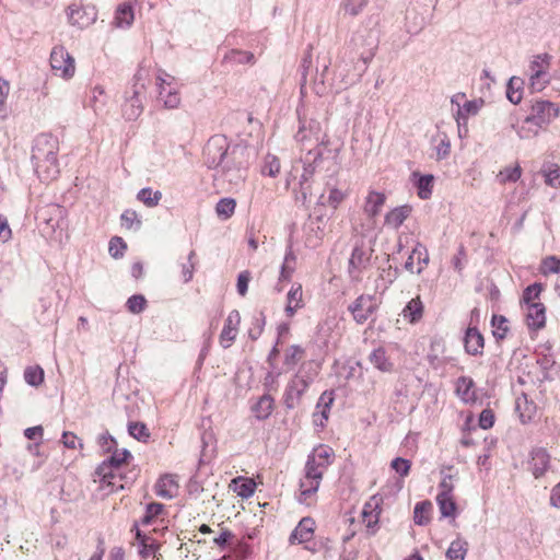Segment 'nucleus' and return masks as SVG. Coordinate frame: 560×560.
<instances>
[{
    "mask_svg": "<svg viewBox=\"0 0 560 560\" xmlns=\"http://www.w3.org/2000/svg\"><path fill=\"white\" fill-rule=\"evenodd\" d=\"M202 160L209 170L217 171V178L240 188L248 175L250 149L243 142H231L224 135H214L202 149Z\"/></svg>",
    "mask_w": 560,
    "mask_h": 560,
    "instance_id": "1",
    "label": "nucleus"
},
{
    "mask_svg": "<svg viewBox=\"0 0 560 560\" xmlns=\"http://www.w3.org/2000/svg\"><path fill=\"white\" fill-rule=\"evenodd\" d=\"M58 150V139L52 135L42 133L34 140L32 162L38 176L45 180L54 179L59 174Z\"/></svg>",
    "mask_w": 560,
    "mask_h": 560,
    "instance_id": "2",
    "label": "nucleus"
},
{
    "mask_svg": "<svg viewBox=\"0 0 560 560\" xmlns=\"http://www.w3.org/2000/svg\"><path fill=\"white\" fill-rule=\"evenodd\" d=\"M319 370V363L314 360H308L301 363L299 370L295 372L285 387L283 396L285 408L294 409L299 406L302 396L314 382L318 375Z\"/></svg>",
    "mask_w": 560,
    "mask_h": 560,
    "instance_id": "3",
    "label": "nucleus"
},
{
    "mask_svg": "<svg viewBox=\"0 0 560 560\" xmlns=\"http://www.w3.org/2000/svg\"><path fill=\"white\" fill-rule=\"evenodd\" d=\"M385 201V194L376 190H370L365 197L363 212L366 215V222L361 224L360 230L355 229L357 234L361 235V245L376 241L375 218L381 213Z\"/></svg>",
    "mask_w": 560,
    "mask_h": 560,
    "instance_id": "4",
    "label": "nucleus"
},
{
    "mask_svg": "<svg viewBox=\"0 0 560 560\" xmlns=\"http://www.w3.org/2000/svg\"><path fill=\"white\" fill-rule=\"evenodd\" d=\"M378 47V37L373 30L364 28L354 33L350 39L349 48L351 58L362 61V71L372 61Z\"/></svg>",
    "mask_w": 560,
    "mask_h": 560,
    "instance_id": "5",
    "label": "nucleus"
},
{
    "mask_svg": "<svg viewBox=\"0 0 560 560\" xmlns=\"http://www.w3.org/2000/svg\"><path fill=\"white\" fill-rule=\"evenodd\" d=\"M130 456L129 451L124 450L122 452H114V454L104 460L95 470L96 476L101 478V481L109 487L122 488V485H117L116 479H121L118 474L119 467L126 463Z\"/></svg>",
    "mask_w": 560,
    "mask_h": 560,
    "instance_id": "6",
    "label": "nucleus"
},
{
    "mask_svg": "<svg viewBox=\"0 0 560 560\" xmlns=\"http://www.w3.org/2000/svg\"><path fill=\"white\" fill-rule=\"evenodd\" d=\"M295 140L300 142L303 147L306 143L318 145H327L329 140L326 135L322 132L320 122L315 119H301L300 118V127L294 136Z\"/></svg>",
    "mask_w": 560,
    "mask_h": 560,
    "instance_id": "7",
    "label": "nucleus"
},
{
    "mask_svg": "<svg viewBox=\"0 0 560 560\" xmlns=\"http://www.w3.org/2000/svg\"><path fill=\"white\" fill-rule=\"evenodd\" d=\"M378 303L374 295L361 294L349 306L348 311L352 315L353 320L363 325L368 319L376 313Z\"/></svg>",
    "mask_w": 560,
    "mask_h": 560,
    "instance_id": "8",
    "label": "nucleus"
},
{
    "mask_svg": "<svg viewBox=\"0 0 560 560\" xmlns=\"http://www.w3.org/2000/svg\"><path fill=\"white\" fill-rule=\"evenodd\" d=\"M51 69L63 79H70L73 77L75 71L74 59L70 54L62 47L56 46L52 48L49 58Z\"/></svg>",
    "mask_w": 560,
    "mask_h": 560,
    "instance_id": "9",
    "label": "nucleus"
},
{
    "mask_svg": "<svg viewBox=\"0 0 560 560\" xmlns=\"http://www.w3.org/2000/svg\"><path fill=\"white\" fill-rule=\"evenodd\" d=\"M559 115V107L550 101H536L528 117L538 127L548 126Z\"/></svg>",
    "mask_w": 560,
    "mask_h": 560,
    "instance_id": "10",
    "label": "nucleus"
},
{
    "mask_svg": "<svg viewBox=\"0 0 560 560\" xmlns=\"http://www.w3.org/2000/svg\"><path fill=\"white\" fill-rule=\"evenodd\" d=\"M143 85L138 86L137 84L132 88V93L130 96H126V101L122 105V116L126 120L133 121L136 120L143 112L142 98H141V89Z\"/></svg>",
    "mask_w": 560,
    "mask_h": 560,
    "instance_id": "11",
    "label": "nucleus"
},
{
    "mask_svg": "<svg viewBox=\"0 0 560 560\" xmlns=\"http://www.w3.org/2000/svg\"><path fill=\"white\" fill-rule=\"evenodd\" d=\"M240 324L241 314L237 310H233L232 312L229 313L223 329L220 334V345L224 349L230 348L233 341L236 339Z\"/></svg>",
    "mask_w": 560,
    "mask_h": 560,
    "instance_id": "12",
    "label": "nucleus"
},
{
    "mask_svg": "<svg viewBox=\"0 0 560 560\" xmlns=\"http://www.w3.org/2000/svg\"><path fill=\"white\" fill-rule=\"evenodd\" d=\"M383 502L382 497L373 495L370 500L364 504L362 510V520L365 524L366 528L371 530L372 534L375 533L376 526L378 524L380 514H381V503Z\"/></svg>",
    "mask_w": 560,
    "mask_h": 560,
    "instance_id": "13",
    "label": "nucleus"
},
{
    "mask_svg": "<svg viewBox=\"0 0 560 560\" xmlns=\"http://www.w3.org/2000/svg\"><path fill=\"white\" fill-rule=\"evenodd\" d=\"M529 470L538 479L542 477L550 466V455L544 447H536L530 452Z\"/></svg>",
    "mask_w": 560,
    "mask_h": 560,
    "instance_id": "14",
    "label": "nucleus"
},
{
    "mask_svg": "<svg viewBox=\"0 0 560 560\" xmlns=\"http://www.w3.org/2000/svg\"><path fill=\"white\" fill-rule=\"evenodd\" d=\"M334 400L335 397L332 390H325L322 393L316 405L317 411L313 413V422L316 427L324 428L326 425Z\"/></svg>",
    "mask_w": 560,
    "mask_h": 560,
    "instance_id": "15",
    "label": "nucleus"
},
{
    "mask_svg": "<svg viewBox=\"0 0 560 560\" xmlns=\"http://www.w3.org/2000/svg\"><path fill=\"white\" fill-rule=\"evenodd\" d=\"M428 262L429 254L427 247H412V250L409 253L405 262V268L411 273L419 275Z\"/></svg>",
    "mask_w": 560,
    "mask_h": 560,
    "instance_id": "16",
    "label": "nucleus"
},
{
    "mask_svg": "<svg viewBox=\"0 0 560 560\" xmlns=\"http://www.w3.org/2000/svg\"><path fill=\"white\" fill-rule=\"evenodd\" d=\"M323 159V151L318 148L315 149H308L305 158L303 161V172L301 174V177L303 182H311L313 178L316 167L318 163Z\"/></svg>",
    "mask_w": 560,
    "mask_h": 560,
    "instance_id": "17",
    "label": "nucleus"
},
{
    "mask_svg": "<svg viewBox=\"0 0 560 560\" xmlns=\"http://www.w3.org/2000/svg\"><path fill=\"white\" fill-rule=\"evenodd\" d=\"M465 350L468 354L478 355L482 353L485 339L476 327H468L464 338Z\"/></svg>",
    "mask_w": 560,
    "mask_h": 560,
    "instance_id": "18",
    "label": "nucleus"
},
{
    "mask_svg": "<svg viewBox=\"0 0 560 560\" xmlns=\"http://www.w3.org/2000/svg\"><path fill=\"white\" fill-rule=\"evenodd\" d=\"M314 521L311 517H303L290 535L291 544H302L311 540L314 534Z\"/></svg>",
    "mask_w": 560,
    "mask_h": 560,
    "instance_id": "19",
    "label": "nucleus"
},
{
    "mask_svg": "<svg viewBox=\"0 0 560 560\" xmlns=\"http://www.w3.org/2000/svg\"><path fill=\"white\" fill-rule=\"evenodd\" d=\"M527 314L526 322L529 328L532 329H540L545 326L546 323V308L542 303L535 302L530 304H526Z\"/></svg>",
    "mask_w": 560,
    "mask_h": 560,
    "instance_id": "20",
    "label": "nucleus"
},
{
    "mask_svg": "<svg viewBox=\"0 0 560 560\" xmlns=\"http://www.w3.org/2000/svg\"><path fill=\"white\" fill-rule=\"evenodd\" d=\"M372 247H353L351 258L349 259V271L352 269H364L370 264L372 258Z\"/></svg>",
    "mask_w": 560,
    "mask_h": 560,
    "instance_id": "21",
    "label": "nucleus"
},
{
    "mask_svg": "<svg viewBox=\"0 0 560 560\" xmlns=\"http://www.w3.org/2000/svg\"><path fill=\"white\" fill-rule=\"evenodd\" d=\"M412 211L411 206L404 205L400 207H396L389 212L386 213L384 223L387 226H390L393 229L399 228L404 221L410 215Z\"/></svg>",
    "mask_w": 560,
    "mask_h": 560,
    "instance_id": "22",
    "label": "nucleus"
},
{
    "mask_svg": "<svg viewBox=\"0 0 560 560\" xmlns=\"http://www.w3.org/2000/svg\"><path fill=\"white\" fill-rule=\"evenodd\" d=\"M68 20L72 25H78L79 27H85L89 24H91L95 19V13L92 12V15H90L86 12V9L77 7L75 4H72L68 8Z\"/></svg>",
    "mask_w": 560,
    "mask_h": 560,
    "instance_id": "23",
    "label": "nucleus"
},
{
    "mask_svg": "<svg viewBox=\"0 0 560 560\" xmlns=\"http://www.w3.org/2000/svg\"><path fill=\"white\" fill-rule=\"evenodd\" d=\"M370 363L381 372L393 371L394 364L389 360L386 350L383 347L374 349L369 355Z\"/></svg>",
    "mask_w": 560,
    "mask_h": 560,
    "instance_id": "24",
    "label": "nucleus"
},
{
    "mask_svg": "<svg viewBox=\"0 0 560 560\" xmlns=\"http://www.w3.org/2000/svg\"><path fill=\"white\" fill-rule=\"evenodd\" d=\"M303 292H302V285L296 284L293 285L290 291L288 292L287 296V306H285V314L289 317H292L295 312L303 306Z\"/></svg>",
    "mask_w": 560,
    "mask_h": 560,
    "instance_id": "25",
    "label": "nucleus"
},
{
    "mask_svg": "<svg viewBox=\"0 0 560 560\" xmlns=\"http://www.w3.org/2000/svg\"><path fill=\"white\" fill-rule=\"evenodd\" d=\"M275 400L269 394L262 395L252 407V411L256 419L266 420L273 410Z\"/></svg>",
    "mask_w": 560,
    "mask_h": 560,
    "instance_id": "26",
    "label": "nucleus"
},
{
    "mask_svg": "<svg viewBox=\"0 0 560 560\" xmlns=\"http://www.w3.org/2000/svg\"><path fill=\"white\" fill-rule=\"evenodd\" d=\"M177 488L178 485L171 475L162 476L155 486L156 494L164 499H172Z\"/></svg>",
    "mask_w": 560,
    "mask_h": 560,
    "instance_id": "27",
    "label": "nucleus"
},
{
    "mask_svg": "<svg viewBox=\"0 0 560 560\" xmlns=\"http://www.w3.org/2000/svg\"><path fill=\"white\" fill-rule=\"evenodd\" d=\"M133 19L135 14L131 4L124 2L117 7L114 20L117 27H129Z\"/></svg>",
    "mask_w": 560,
    "mask_h": 560,
    "instance_id": "28",
    "label": "nucleus"
},
{
    "mask_svg": "<svg viewBox=\"0 0 560 560\" xmlns=\"http://www.w3.org/2000/svg\"><path fill=\"white\" fill-rule=\"evenodd\" d=\"M515 410L520 415L522 423H528L533 420L536 413V405L533 401H528L526 396L518 397L516 399Z\"/></svg>",
    "mask_w": 560,
    "mask_h": 560,
    "instance_id": "29",
    "label": "nucleus"
},
{
    "mask_svg": "<svg viewBox=\"0 0 560 560\" xmlns=\"http://www.w3.org/2000/svg\"><path fill=\"white\" fill-rule=\"evenodd\" d=\"M412 175L417 177L415 185L418 189L419 198L423 200L430 198L432 194L434 176L431 174L422 175L416 172Z\"/></svg>",
    "mask_w": 560,
    "mask_h": 560,
    "instance_id": "30",
    "label": "nucleus"
},
{
    "mask_svg": "<svg viewBox=\"0 0 560 560\" xmlns=\"http://www.w3.org/2000/svg\"><path fill=\"white\" fill-rule=\"evenodd\" d=\"M402 315L410 323H417L422 318L423 315V304L419 296L411 299L405 308L402 310Z\"/></svg>",
    "mask_w": 560,
    "mask_h": 560,
    "instance_id": "31",
    "label": "nucleus"
},
{
    "mask_svg": "<svg viewBox=\"0 0 560 560\" xmlns=\"http://www.w3.org/2000/svg\"><path fill=\"white\" fill-rule=\"evenodd\" d=\"M524 80L520 77L510 78L506 84V97L508 100L516 105L522 101Z\"/></svg>",
    "mask_w": 560,
    "mask_h": 560,
    "instance_id": "32",
    "label": "nucleus"
},
{
    "mask_svg": "<svg viewBox=\"0 0 560 560\" xmlns=\"http://www.w3.org/2000/svg\"><path fill=\"white\" fill-rule=\"evenodd\" d=\"M335 453L331 447L327 445H319L315 447L307 457H313L315 463H318L320 467L328 468L331 464Z\"/></svg>",
    "mask_w": 560,
    "mask_h": 560,
    "instance_id": "33",
    "label": "nucleus"
},
{
    "mask_svg": "<svg viewBox=\"0 0 560 560\" xmlns=\"http://www.w3.org/2000/svg\"><path fill=\"white\" fill-rule=\"evenodd\" d=\"M329 65L330 60L325 57L322 70L319 71V69L316 68V75L313 81V90L319 96L325 95L328 92V86L325 83V77L328 72Z\"/></svg>",
    "mask_w": 560,
    "mask_h": 560,
    "instance_id": "34",
    "label": "nucleus"
},
{
    "mask_svg": "<svg viewBox=\"0 0 560 560\" xmlns=\"http://www.w3.org/2000/svg\"><path fill=\"white\" fill-rule=\"evenodd\" d=\"M305 357V349L300 345H291L284 351L283 364L293 369Z\"/></svg>",
    "mask_w": 560,
    "mask_h": 560,
    "instance_id": "35",
    "label": "nucleus"
},
{
    "mask_svg": "<svg viewBox=\"0 0 560 560\" xmlns=\"http://www.w3.org/2000/svg\"><path fill=\"white\" fill-rule=\"evenodd\" d=\"M436 502L443 517L455 518L457 505L453 494H438Z\"/></svg>",
    "mask_w": 560,
    "mask_h": 560,
    "instance_id": "36",
    "label": "nucleus"
},
{
    "mask_svg": "<svg viewBox=\"0 0 560 560\" xmlns=\"http://www.w3.org/2000/svg\"><path fill=\"white\" fill-rule=\"evenodd\" d=\"M162 199L160 190H153L151 187H144L137 194V200L142 202L148 208H154Z\"/></svg>",
    "mask_w": 560,
    "mask_h": 560,
    "instance_id": "37",
    "label": "nucleus"
},
{
    "mask_svg": "<svg viewBox=\"0 0 560 560\" xmlns=\"http://www.w3.org/2000/svg\"><path fill=\"white\" fill-rule=\"evenodd\" d=\"M468 551V542L462 538L453 540L446 551L447 560H464Z\"/></svg>",
    "mask_w": 560,
    "mask_h": 560,
    "instance_id": "38",
    "label": "nucleus"
},
{
    "mask_svg": "<svg viewBox=\"0 0 560 560\" xmlns=\"http://www.w3.org/2000/svg\"><path fill=\"white\" fill-rule=\"evenodd\" d=\"M551 56L548 54L537 55L535 59L530 62V75L538 77H547V69L550 65Z\"/></svg>",
    "mask_w": 560,
    "mask_h": 560,
    "instance_id": "39",
    "label": "nucleus"
},
{
    "mask_svg": "<svg viewBox=\"0 0 560 560\" xmlns=\"http://www.w3.org/2000/svg\"><path fill=\"white\" fill-rule=\"evenodd\" d=\"M296 268V256L292 250H289L283 259L280 270V281H289Z\"/></svg>",
    "mask_w": 560,
    "mask_h": 560,
    "instance_id": "40",
    "label": "nucleus"
},
{
    "mask_svg": "<svg viewBox=\"0 0 560 560\" xmlns=\"http://www.w3.org/2000/svg\"><path fill=\"white\" fill-rule=\"evenodd\" d=\"M346 194L338 188H330L328 198H325V195L322 194L317 200L318 206H329L332 209H337L338 206L345 200Z\"/></svg>",
    "mask_w": 560,
    "mask_h": 560,
    "instance_id": "41",
    "label": "nucleus"
},
{
    "mask_svg": "<svg viewBox=\"0 0 560 560\" xmlns=\"http://www.w3.org/2000/svg\"><path fill=\"white\" fill-rule=\"evenodd\" d=\"M509 320L503 315H493L491 325L493 327V336L497 340H502L509 332Z\"/></svg>",
    "mask_w": 560,
    "mask_h": 560,
    "instance_id": "42",
    "label": "nucleus"
},
{
    "mask_svg": "<svg viewBox=\"0 0 560 560\" xmlns=\"http://www.w3.org/2000/svg\"><path fill=\"white\" fill-rule=\"evenodd\" d=\"M542 127L536 126L528 116L517 127L516 132L521 139H529L538 135L539 129Z\"/></svg>",
    "mask_w": 560,
    "mask_h": 560,
    "instance_id": "43",
    "label": "nucleus"
},
{
    "mask_svg": "<svg viewBox=\"0 0 560 560\" xmlns=\"http://www.w3.org/2000/svg\"><path fill=\"white\" fill-rule=\"evenodd\" d=\"M542 127L536 126L528 116L517 127L516 132L521 139H529L538 135L539 129Z\"/></svg>",
    "mask_w": 560,
    "mask_h": 560,
    "instance_id": "44",
    "label": "nucleus"
},
{
    "mask_svg": "<svg viewBox=\"0 0 560 560\" xmlns=\"http://www.w3.org/2000/svg\"><path fill=\"white\" fill-rule=\"evenodd\" d=\"M542 127L536 126L528 116L517 127L516 132L521 139H529L538 135L539 129Z\"/></svg>",
    "mask_w": 560,
    "mask_h": 560,
    "instance_id": "45",
    "label": "nucleus"
},
{
    "mask_svg": "<svg viewBox=\"0 0 560 560\" xmlns=\"http://www.w3.org/2000/svg\"><path fill=\"white\" fill-rule=\"evenodd\" d=\"M432 509V504L429 501L418 502L413 511V521L417 525H425L429 523L428 514Z\"/></svg>",
    "mask_w": 560,
    "mask_h": 560,
    "instance_id": "46",
    "label": "nucleus"
},
{
    "mask_svg": "<svg viewBox=\"0 0 560 560\" xmlns=\"http://www.w3.org/2000/svg\"><path fill=\"white\" fill-rule=\"evenodd\" d=\"M236 201L233 198H222L215 206L218 217L229 219L235 211Z\"/></svg>",
    "mask_w": 560,
    "mask_h": 560,
    "instance_id": "47",
    "label": "nucleus"
},
{
    "mask_svg": "<svg viewBox=\"0 0 560 560\" xmlns=\"http://www.w3.org/2000/svg\"><path fill=\"white\" fill-rule=\"evenodd\" d=\"M24 380L31 386H38L44 381V371L39 366H27L24 371Z\"/></svg>",
    "mask_w": 560,
    "mask_h": 560,
    "instance_id": "48",
    "label": "nucleus"
},
{
    "mask_svg": "<svg viewBox=\"0 0 560 560\" xmlns=\"http://www.w3.org/2000/svg\"><path fill=\"white\" fill-rule=\"evenodd\" d=\"M129 434L138 441L145 442L150 438V432L143 422H129Z\"/></svg>",
    "mask_w": 560,
    "mask_h": 560,
    "instance_id": "49",
    "label": "nucleus"
},
{
    "mask_svg": "<svg viewBox=\"0 0 560 560\" xmlns=\"http://www.w3.org/2000/svg\"><path fill=\"white\" fill-rule=\"evenodd\" d=\"M280 161L276 155L267 154L261 170L264 175L276 177L280 173Z\"/></svg>",
    "mask_w": 560,
    "mask_h": 560,
    "instance_id": "50",
    "label": "nucleus"
},
{
    "mask_svg": "<svg viewBox=\"0 0 560 560\" xmlns=\"http://www.w3.org/2000/svg\"><path fill=\"white\" fill-rule=\"evenodd\" d=\"M325 470L326 468L320 467L318 463H315L313 457H307L305 475L308 479L322 481Z\"/></svg>",
    "mask_w": 560,
    "mask_h": 560,
    "instance_id": "51",
    "label": "nucleus"
},
{
    "mask_svg": "<svg viewBox=\"0 0 560 560\" xmlns=\"http://www.w3.org/2000/svg\"><path fill=\"white\" fill-rule=\"evenodd\" d=\"M254 58L255 57L252 52L237 49H232L224 56V60L234 63H250Z\"/></svg>",
    "mask_w": 560,
    "mask_h": 560,
    "instance_id": "52",
    "label": "nucleus"
},
{
    "mask_svg": "<svg viewBox=\"0 0 560 560\" xmlns=\"http://www.w3.org/2000/svg\"><path fill=\"white\" fill-rule=\"evenodd\" d=\"M271 369V371L266 373L262 381V386L267 392H277L279 388V377L282 373L280 370H276V368Z\"/></svg>",
    "mask_w": 560,
    "mask_h": 560,
    "instance_id": "53",
    "label": "nucleus"
},
{
    "mask_svg": "<svg viewBox=\"0 0 560 560\" xmlns=\"http://www.w3.org/2000/svg\"><path fill=\"white\" fill-rule=\"evenodd\" d=\"M120 220L121 226L128 230L140 229L141 226V220L138 217V213L131 209L125 210L120 217Z\"/></svg>",
    "mask_w": 560,
    "mask_h": 560,
    "instance_id": "54",
    "label": "nucleus"
},
{
    "mask_svg": "<svg viewBox=\"0 0 560 560\" xmlns=\"http://www.w3.org/2000/svg\"><path fill=\"white\" fill-rule=\"evenodd\" d=\"M474 386V381L470 377L462 376L457 382V393L460 397L468 401L474 398V392L470 389Z\"/></svg>",
    "mask_w": 560,
    "mask_h": 560,
    "instance_id": "55",
    "label": "nucleus"
},
{
    "mask_svg": "<svg viewBox=\"0 0 560 560\" xmlns=\"http://www.w3.org/2000/svg\"><path fill=\"white\" fill-rule=\"evenodd\" d=\"M522 175V168L520 165H516L514 167H505L504 170L500 171L498 174V179L500 183H515L520 179Z\"/></svg>",
    "mask_w": 560,
    "mask_h": 560,
    "instance_id": "56",
    "label": "nucleus"
},
{
    "mask_svg": "<svg viewBox=\"0 0 560 560\" xmlns=\"http://www.w3.org/2000/svg\"><path fill=\"white\" fill-rule=\"evenodd\" d=\"M480 108L477 101H467L463 107H458L456 120L460 125V120H466L468 115H476Z\"/></svg>",
    "mask_w": 560,
    "mask_h": 560,
    "instance_id": "57",
    "label": "nucleus"
},
{
    "mask_svg": "<svg viewBox=\"0 0 560 560\" xmlns=\"http://www.w3.org/2000/svg\"><path fill=\"white\" fill-rule=\"evenodd\" d=\"M540 272L545 276L560 272V259L556 256H548L542 259Z\"/></svg>",
    "mask_w": 560,
    "mask_h": 560,
    "instance_id": "58",
    "label": "nucleus"
},
{
    "mask_svg": "<svg viewBox=\"0 0 560 560\" xmlns=\"http://www.w3.org/2000/svg\"><path fill=\"white\" fill-rule=\"evenodd\" d=\"M106 103V94L105 90L101 85L94 86L92 90V97L90 100V105L94 108L95 112L102 109Z\"/></svg>",
    "mask_w": 560,
    "mask_h": 560,
    "instance_id": "59",
    "label": "nucleus"
},
{
    "mask_svg": "<svg viewBox=\"0 0 560 560\" xmlns=\"http://www.w3.org/2000/svg\"><path fill=\"white\" fill-rule=\"evenodd\" d=\"M147 306V300L141 294H135L127 301V308L132 314H140Z\"/></svg>",
    "mask_w": 560,
    "mask_h": 560,
    "instance_id": "60",
    "label": "nucleus"
},
{
    "mask_svg": "<svg viewBox=\"0 0 560 560\" xmlns=\"http://www.w3.org/2000/svg\"><path fill=\"white\" fill-rule=\"evenodd\" d=\"M164 505L162 503L152 502L147 505L145 513L141 518L142 525L151 524L152 520L156 517L163 511Z\"/></svg>",
    "mask_w": 560,
    "mask_h": 560,
    "instance_id": "61",
    "label": "nucleus"
},
{
    "mask_svg": "<svg viewBox=\"0 0 560 560\" xmlns=\"http://www.w3.org/2000/svg\"><path fill=\"white\" fill-rule=\"evenodd\" d=\"M319 485L320 481L308 479L306 475H304V478L300 482L301 494L304 498H310L318 490Z\"/></svg>",
    "mask_w": 560,
    "mask_h": 560,
    "instance_id": "62",
    "label": "nucleus"
},
{
    "mask_svg": "<svg viewBox=\"0 0 560 560\" xmlns=\"http://www.w3.org/2000/svg\"><path fill=\"white\" fill-rule=\"evenodd\" d=\"M256 483L252 479H244L235 488L237 495L247 499L254 494Z\"/></svg>",
    "mask_w": 560,
    "mask_h": 560,
    "instance_id": "63",
    "label": "nucleus"
},
{
    "mask_svg": "<svg viewBox=\"0 0 560 560\" xmlns=\"http://www.w3.org/2000/svg\"><path fill=\"white\" fill-rule=\"evenodd\" d=\"M390 467L401 477H406L409 474L411 463L406 458L396 457L392 460Z\"/></svg>",
    "mask_w": 560,
    "mask_h": 560,
    "instance_id": "64",
    "label": "nucleus"
}]
</instances>
